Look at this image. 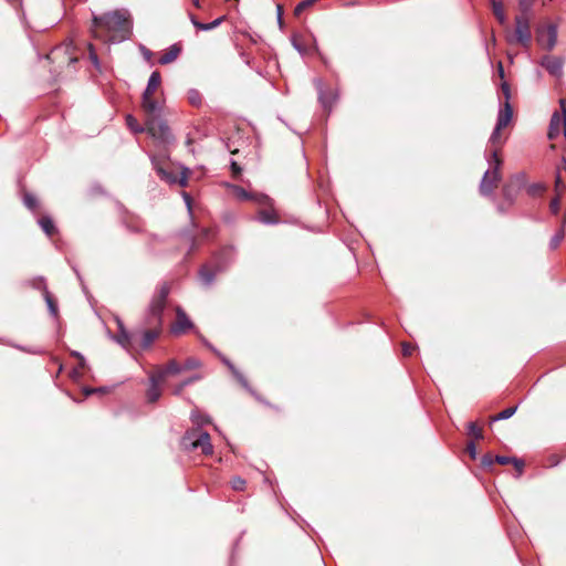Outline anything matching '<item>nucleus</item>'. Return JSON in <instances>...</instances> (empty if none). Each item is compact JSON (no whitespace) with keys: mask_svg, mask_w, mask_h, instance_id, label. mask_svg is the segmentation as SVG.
Masks as SVG:
<instances>
[{"mask_svg":"<svg viewBox=\"0 0 566 566\" xmlns=\"http://www.w3.org/2000/svg\"><path fill=\"white\" fill-rule=\"evenodd\" d=\"M92 32L95 38H101L98 30L103 29L109 33H113L109 36L111 42H122L129 38L130 34V22L129 14L127 11H111L106 12L102 15H93L92 19Z\"/></svg>","mask_w":566,"mask_h":566,"instance_id":"1","label":"nucleus"},{"mask_svg":"<svg viewBox=\"0 0 566 566\" xmlns=\"http://www.w3.org/2000/svg\"><path fill=\"white\" fill-rule=\"evenodd\" d=\"M142 107L146 113L145 124L147 133L161 144H171L175 138L169 126L161 118V103L153 96H142Z\"/></svg>","mask_w":566,"mask_h":566,"instance_id":"2","label":"nucleus"},{"mask_svg":"<svg viewBox=\"0 0 566 566\" xmlns=\"http://www.w3.org/2000/svg\"><path fill=\"white\" fill-rule=\"evenodd\" d=\"M170 287L167 283H163L158 291L151 297L149 306L144 315L143 321L138 327L161 329L163 327V313L166 307L167 297Z\"/></svg>","mask_w":566,"mask_h":566,"instance_id":"3","label":"nucleus"},{"mask_svg":"<svg viewBox=\"0 0 566 566\" xmlns=\"http://www.w3.org/2000/svg\"><path fill=\"white\" fill-rule=\"evenodd\" d=\"M233 260V250L227 247L221 250L220 254L216 258L213 269L203 265L199 271V279L203 286L209 287L213 284L216 275L224 271L228 264Z\"/></svg>","mask_w":566,"mask_h":566,"instance_id":"4","label":"nucleus"},{"mask_svg":"<svg viewBox=\"0 0 566 566\" xmlns=\"http://www.w3.org/2000/svg\"><path fill=\"white\" fill-rule=\"evenodd\" d=\"M181 444L189 451L200 448L206 455L212 454L213 452L209 433L198 428L188 430L181 439Z\"/></svg>","mask_w":566,"mask_h":566,"instance_id":"5","label":"nucleus"},{"mask_svg":"<svg viewBox=\"0 0 566 566\" xmlns=\"http://www.w3.org/2000/svg\"><path fill=\"white\" fill-rule=\"evenodd\" d=\"M490 168L484 172L480 182V191L484 196H489L497 187L500 181V167L501 159L499 158L497 150H493L491 158H489Z\"/></svg>","mask_w":566,"mask_h":566,"instance_id":"6","label":"nucleus"},{"mask_svg":"<svg viewBox=\"0 0 566 566\" xmlns=\"http://www.w3.org/2000/svg\"><path fill=\"white\" fill-rule=\"evenodd\" d=\"M510 43H518L523 48L527 49L532 42V33L530 25V17L526 14H520L515 17V33L507 38Z\"/></svg>","mask_w":566,"mask_h":566,"instance_id":"7","label":"nucleus"},{"mask_svg":"<svg viewBox=\"0 0 566 566\" xmlns=\"http://www.w3.org/2000/svg\"><path fill=\"white\" fill-rule=\"evenodd\" d=\"M231 192L239 201H252L260 206L258 212H269L268 209L272 208V199L263 193L249 192L240 186H231Z\"/></svg>","mask_w":566,"mask_h":566,"instance_id":"8","label":"nucleus"},{"mask_svg":"<svg viewBox=\"0 0 566 566\" xmlns=\"http://www.w3.org/2000/svg\"><path fill=\"white\" fill-rule=\"evenodd\" d=\"M559 106H560L562 113L555 112L552 115V118L549 122L548 134H547L549 139H555L556 137H558L560 132H563V134L566 137V102H565V99H563V98L559 99Z\"/></svg>","mask_w":566,"mask_h":566,"instance_id":"9","label":"nucleus"},{"mask_svg":"<svg viewBox=\"0 0 566 566\" xmlns=\"http://www.w3.org/2000/svg\"><path fill=\"white\" fill-rule=\"evenodd\" d=\"M557 34L556 24L539 25L536 29L537 43L547 51H552L557 43Z\"/></svg>","mask_w":566,"mask_h":566,"instance_id":"10","label":"nucleus"},{"mask_svg":"<svg viewBox=\"0 0 566 566\" xmlns=\"http://www.w3.org/2000/svg\"><path fill=\"white\" fill-rule=\"evenodd\" d=\"M151 163L160 179L168 185H186V176L179 177L176 172L164 169L155 158L151 159Z\"/></svg>","mask_w":566,"mask_h":566,"instance_id":"11","label":"nucleus"},{"mask_svg":"<svg viewBox=\"0 0 566 566\" xmlns=\"http://www.w3.org/2000/svg\"><path fill=\"white\" fill-rule=\"evenodd\" d=\"M541 65L546 69V71L555 76L560 77L563 75L564 67V59L559 56L545 55L541 61Z\"/></svg>","mask_w":566,"mask_h":566,"instance_id":"12","label":"nucleus"},{"mask_svg":"<svg viewBox=\"0 0 566 566\" xmlns=\"http://www.w3.org/2000/svg\"><path fill=\"white\" fill-rule=\"evenodd\" d=\"M116 323H117V327H118V334L112 335L111 338L114 342H116L118 345H120L124 349L128 350L129 347L132 346V342L135 337V334H134V332L129 333L126 329L123 321L119 317H116Z\"/></svg>","mask_w":566,"mask_h":566,"instance_id":"13","label":"nucleus"},{"mask_svg":"<svg viewBox=\"0 0 566 566\" xmlns=\"http://www.w3.org/2000/svg\"><path fill=\"white\" fill-rule=\"evenodd\" d=\"M176 315L177 319L176 323L171 326V333L179 335L185 333L187 329H190L193 327L192 322L187 316L185 311L181 307L176 308Z\"/></svg>","mask_w":566,"mask_h":566,"instance_id":"14","label":"nucleus"},{"mask_svg":"<svg viewBox=\"0 0 566 566\" xmlns=\"http://www.w3.org/2000/svg\"><path fill=\"white\" fill-rule=\"evenodd\" d=\"M161 329H156L154 327L151 328H144L136 326L134 329V334L142 336L140 347L143 349H147L154 340L160 335Z\"/></svg>","mask_w":566,"mask_h":566,"instance_id":"15","label":"nucleus"},{"mask_svg":"<svg viewBox=\"0 0 566 566\" xmlns=\"http://www.w3.org/2000/svg\"><path fill=\"white\" fill-rule=\"evenodd\" d=\"M315 85H316V88L318 90V99H319L322 106L325 109L331 111L334 103L337 99V94L334 92H328V93L324 92L323 82L321 80H315Z\"/></svg>","mask_w":566,"mask_h":566,"instance_id":"16","label":"nucleus"},{"mask_svg":"<svg viewBox=\"0 0 566 566\" xmlns=\"http://www.w3.org/2000/svg\"><path fill=\"white\" fill-rule=\"evenodd\" d=\"M161 381L163 380L154 373L149 375V388L146 392V398L148 402L154 403L160 398L161 390L159 388V384Z\"/></svg>","mask_w":566,"mask_h":566,"instance_id":"17","label":"nucleus"},{"mask_svg":"<svg viewBox=\"0 0 566 566\" xmlns=\"http://www.w3.org/2000/svg\"><path fill=\"white\" fill-rule=\"evenodd\" d=\"M182 370V365H180L177 360L171 359L165 367L158 368L154 374L164 380L168 375H178Z\"/></svg>","mask_w":566,"mask_h":566,"instance_id":"18","label":"nucleus"},{"mask_svg":"<svg viewBox=\"0 0 566 566\" xmlns=\"http://www.w3.org/2000/svg\"><path fill=\"white\" fill-rule=\"evenodd\" d=\"M512 116H513L512 106H511L510 102H505L504 107L499 111L497 120H496L497 129H503L504 127H506L510 124Z\"/></svg>","mask_w":566,"mask_h":566,"instance_id":"19","label":"nucleus"},{"mask_svg":"<svg viewBox=\"0 0 566 566\" xmlns=\"http://www.w3.org/2000/svg\"><path fill=\"white\" fill-rule=\"evenodd\" d=\"M161 83V75L158 71H154L147 82V86L143 93V96H153L156 90Z\"/></svg>","mask_w":566,"mask_h":566,"instance_id":"20","label":"nucleus"},{"mask_svg":"<svg viewBox=\"0 0 566 566\" xmlns=\"http://www.w3.org/2000/svg\"><path fill=\"white\" fill-rule=\"evenodd\" d=\"M181 49L178 44H172L167 52H165L160 57H159V63L161 65H166V64H169L171 62H174L179 53H180Z\"/></svg>","mask_w":566,"mask_h":566,"instance_id":"21","label":"nucleus"},{"mask_svg":"<svg viewBox=\"0 0 566 566\" xmlns=\"http://www.w3.org/2000/svg\"><path fill=\"white\" fill-rule=\"evenodd\" d=\"M223 19H224V17H220L210 23H202V22H199L193 15H190V20H191V23L193 24V27L201 31H210V30L219 27L221 24V22L223 21Z\"/></svg>","mask_w":566,"mask_h":566,"instance_id":"22","label":"nucleus"},{"mask_svg":"<svg viewBox=\"0 0 566 566\" xmlns=\"http://www.w3.org/2000/svg\"><path fill=\"white\" fill-rule=\"evenodd\" d=\"M222 363L229 367V369L232 371L233 376L238 379V381L250 392H252V389L250 388L245 377L231 364V361L226 358L221 357Z\"/></svg>","mask_w":566,"mask_h":566,"instance_id":"23","label":"nucleus"},{"mask_svg":"<svg viewBox=\"0 0 566 566\" xmlns=\"http://www.w3.org/2000/svg\"><path fill=\"white\" fill-rule=\"evenodd\" d=\"M525 176L524 175H516L514 176L510 182L504 187V193L506 197H511V191L513 189H518L524 185Z\"/></svg>","mask_w":566,"mask_h":566,"instance_id":"24","label":"nucleus"},{"mask_svg":"<svg viewBox=\"0 0 566 566\" xmlns=\"http://www.w3.org/2000/svg\"><path fill=\"white\" fill-rule=\"evenodd\" d=\"M495 461L500 464L513 463L515 469L517 470L518 474L522 473L523 468H524V462L516 458H510V457H505V455H496Z\"/></svg>","mask_w":566,"mask_h":566,"instance_id":"25","label":"nucleus"},{"mask_svg":"<svg viewBox=\"0 0 566 566\" xmlns=\"http://www.w3.org/2000/svg\"><path fill=\"white\" fill-rule=\"evenodd\" d=\"M493 13L501 24L506 23V15L504 13L503 3L499 0H491Z\"/></svg>","mask_w":566,"mask_h":566,"instance_id":"26","label":"nucleus"},{"mask_svg":"<svg viewBox=\"0 0 566 566\" xmlns=\"http://www.w3.org/2000/svg\"><path fill=\"white\" fill-rule=\"evenodd\" d=\"M254 220L264 226H273L281 222L280 214H255Z\"/></svg>","mask_w":566,"mask_h":566,"instance_id":"27","label":"nucleus"},{"mask_svg":"<svg viewBox=\"0 0 566 566\" xmlns=\"http://www.w3.org/2000/svg\"><path fill=\"white\" fill-rule=\"evenodd\" d=\"M126 124H127L128 128L135 134L147 132L146 125L145 126L139 125L137 119L132 114L126 115Z\"/></svg>","mask_w":566,"mask_h":566,"instance_id":"28","label":"nucleus"},{"mask_svg":"<svg viewBox=\"0 0 566 566\" xmlns=\"http://www.w3.org/2000/svg\"><path fill=\"white\" fill-rule=\"evenodd\" d=\"M38 224L49 237H51L55 232L54 223L48 216H44L41 219H39Z\"/></svg>","mask_w":566,"mask_h":566,"instance_id":"29","label":"nucleus"},{"mask_svg":"<svg viewBox=\"0 0 566 566\" xmlns=\"http://www.w3.org/2000/svg\"><path fill=\"white\" fill-rule=\"evenodd\" d=\"M187 98H188V102L195 107H199L202 104V96H201L200 92L196 88L188 90Z\"/></svg>","mask_w":566,"mask_h":566,"instance_id":"30","label":"nucleus"},{"mask_svg":"<svg viewBox=\"0 0 566 566\" xmlns=\"http://www.w3.org/2000/svg\"><path fill=\"white\" fill-rule=\"evenodd\" d=\"M517 410V407L514 406V407H509L504 410H502L501 412H499L497 415L493 416L492 417V421H500V420H506V419H510Z\"/></svg>","mask_w":566,"mask_h":566,"instance_id":"31","label":"nucleus"},{"mask_svg":"<svg viewBox=\"0 0 566 566\" xmlns=\"http://www.w3.org/2000/svg\"><path fill=\"white\" fill-rule=\"evenodd\" d=\"M199 379H200V376H192V377H189V378H187V379L182 380L180 384H178V385L175 387V389H174V394H175V395H177V396L181 395L182 390H184L187 386L191 385L192 382H195V381H197V380H199Z\"/></svg>","mask_w":566,"mask_h":566,"instance_id":"32","label":"nucleus"},{"mask_svg":"<svg viewBox=\"0 0 566 566\" xmlns=\"http://www.w3.org/2000/svg\"><path fill=\"white\" fill-rule=\"evenodd\" d=\"M30 285L35 290H41L43 292V296L45 295V291H49L45 279L43 276L32 279L30 281Z\"/></svg>","mask_w":566,"mask_h":566,"instance_id":"33","label":"nucleus"},{"mask_svg":"<svg viewBox=\"0 0 566 566\" xmlns=\"http://www.w3.org/2000/svg\"><path fill=\"white\" fill-rule=\"evenodd\" d=\"M43 297L45 300L50 314L54 317L57 316V305L54 302L53 297L51 296L50 292L45 291V295Z\"/></svg>","mask_w":566,"mask_h":566,"instance_id":"34","label":"nucleus"},{"mask_svg":"<svg viewBox=\"0 0 566 566\" xmlns=\"http://www.w3.org/2000/svg\"><path fill=\"white\" fill-rule=\"evenodd\" d=\"M190 418H191V421H192L195 424L199 426V427H200V426H202V424H205V423L210 422V418H209L208 416H203V415H201V412H200V411H198V410H193V411L191 412V417H190Z\"/></svg>","mask_w":566,"mask_h":566,"instance_id":"35","label":"nucleus"},{"mask_svg":"<svg viewBox=\"0 0 566 566\" xmlns=\"http://www.w3.org/2000/svg\"><path fill=\"white\" fill-rule=\"evenodd\" d=\"M468 434L473 437L474 439L483 438L482 430L475 422L468 423Z\"/></svg>","mask_w":566,"mask_h":566,"instance_id":"36","label":"nucleus"},{"mask_svg":"<svg viewBox=\"0 0 566 566\" xmlns=\"http://www.w3.org/2000/svg\"><path fill=\"white\" fill-rule=\"evenodd\" d=\"M200 367H201V361L196 357H189L182 364L184 370H191V369H197Z\"/></svg>","mask_w":566,"mask_h":566,"instance_id":"37","label":"nucleus"},{"mask_svg":"<svg viewBox=\"0 0 566 566\" xmlns=\"http://www.w3.org/2000/svg\"><path fill=\"white\" fill-rule=\"evenodd\" d=\"M23 202L27 209L34 210L38 207L36 198L33 195L25 193L23 196Z\"/></svg>","mask_w":566,"mask_h":566,"instance_id":"38","label":"nucleus"},{"mask_svg":"<svg viewBox=\"0 0 566 566\" xmlns=\"http://www.w3.org/2000/svg\"><path fill=\"white\" fill-rule=\"evenodd\" d=\"M317 0H303L294 9V14L300 15L304 10L313 6Z\"/></svg>","mask_w":566,"mask_h":566,"instance_id":"39","label":"nucleus"},{"mask_svg":"<svg viewBox=\"0 0 566 566\" xmlns=\"http://www.w3.org/2000/svg\"><path fill=\"white\" fill-rule=\"evenodd\" d=\"M534 1L535 0H520L518 7H520V9L522 11L521 14L528 15V12L531 11Z\"/></svg>","mask_w":566,"mask_h":566,"instance_id":"40","label":"nucleus"},{"mask_svg":"<svg viewBox=\"0 0 566 566\" xmlns=\"http://www.w3.org/2000/svg\"><path fill=\"white\" fill-rule=\"evenodd\" d=\"M231 486L235 491H243L245 488V480L240 476H235L231 481Z\"/></svg>","mask_w":566,"mask_h":566,"instance_id":"41","label":"nucleus"},{"mask_svg":"<svg viewBox=\"0 0 566 566\" xmlns=\"http://www.w3.org/2000/svg\"><path fill=\"white\" fill-rule=\"evenodd\" d=\"M563 238H564V232L562 230L556 232L551 239V242H549L551 249H556L559 245V243L562 242Z\"/></svg>","mask_w":566,"mask_h":566,"instance_id":"42","label":"nucleus"},{"mask_svg":"<svg viewBox=\"0 0 566 566\" xmlns=\"http://www.w3.org/2000/svg\"><path fill=\"white\" fill-rule=\"evenodd\" d=\"M467 450L472 459L476 458V447L473 441L469 442L467 446Z\"/></svg>","mask_w":566,"mask_h":566,"instance_id":"43","label":"nucleus"},{"mask_svg":"<svg viewBox=\"0 0 566 566\" xmlns=\"http://www.w3.org/2000/svg\"><path fill=\"white\" fill-rule=\"evenodd\" d=\"M501 130L502 129H497V125H495L494 130L492 132L491 137H490V142L492 144H495L497 142Z\"/></svg>","mask_w":566,"mask_h":566,"instance_id":"44","label":"nucleus"},{"mask_svg":"<svg viewBox=\"0 0 566 566\" xmlns=\"http://www.w3.org/2000/svg\"><path fill=\"white\" fill-rule=\"evenodd\" d=\"M90 50H91V53H90L91 61L93 62V64L95 66H98L99 65L98 57H97L96 53L93 51L92 45H90Z\"/></svg>","mask_w":566,"mask_h":566,"instance_id":"45","label":"nucleus"},{"mask_svg":"<svg viewBox=\"0 0 566 566\" xmlns=\"http://www.w3.org/2000/svg\"><path fill=\"white\" fill-rule=\"evenodd\" d=\"M502 91H503V94L505 95V98L506 101L505 102H509L510 97H511V94H510V86L506 82L502 83Z\"/></svg>","mask_w":566,"mask_h":566,"instance_id":"46","label":"nucleus"},{"mask_svg":"<svg viewBox=\"0 0 566 566\" xmlns=\"http://www.w3.org/2000/svg\"><path fill=\"white\" fill-rule=\"evenodd\" d=\"M140 50H142V53H143L145 60L149 62L151 60V56H153L151 51H149L145 46H142Z\"/></svg>","mask_w":566,"mask_h":566,"instance_id":"47","label":"nucleus"},{"mask_svg":"<svg viewBox=\"0 0 566 566\" xmlns=\"http://www.w3.org/2000/svg\"><path fill=\"white\" fill-rule=\"evenodd\" d=\"M412 347L409 345V344H403L402 345V354L405 356H410L412 354Z\"/></svg>","mask_w":566,"mask_h":566,"instance_id":"48","label":"nucleus"},{"mask_svg":"<svg viewBox=\"0 0 566 566\" xmlns=\"http://www.w3.org/2000/svg\"><path fill=\"white\" fill-rule=\"evenodd\" d=\"M231 170L233 172V175H239L241 172V167L238 165V163L235 161H232L231 163Z\"/></svg>","mask_w":566,"mask_h":566,"instance_id":"49","label":"nucleus"},{"mask_svg":"<svg viewBox=\"0 0 566 566\" xmlns=\"http://www.w3.org/2000/svg\"><path fill=\"white\" fill-rule=\"evenodd\" d=\"M283 9L281 6L276 7V18L280 25H282Z\"/></svg>","mask_w":566,"mask_h":566,"instance_id":"50","label":"nucleus"},{"mask_svg":"<svg viewBox=\"0 0 566 566\" xmlns=\"http://www.w3.org/2000/svg\"><path fill=\"white\" fill-rule=\"evenodd\" d=\"M201 340L205 344V346L214 352L218 356H221L220 353H218L217 349L208 340H206L205 338H201Z\"/></svg>","mask_w":566,"mask_h":566,"instance_id":"51","label":"nucleus"},{"mask_svg":"<svg viewBox=\"0 0 566 566\" xmlns=\"http://www.w3.org/2000/svg\"><path fill=\"white\" fill-rule=\"evenodd\" d=\"M292 44L295 50H297L301 54L303 53L304 50H303L302 45L294 38L292 40Z\"/></svg>","mask_w":566,"mask_h":566,"instance_id":"52","label":"nucleus"},{"mask_svg":"<svg viewBox=\"0 0 566 566\" xmlns=\"http://www.w3.org/2000/svg\"><path fill=\"white\" fill-rule=\"evenodd\" d=\"M482 462H483V464H485V465H491V464L493 463V460H492V458H491L490 455H485V457L483 458V461H482Z\"/></svg>","mask_w":566,"mask_h":566,"instance_id":"53","label":"nucleus"},{"mask_svg":"<svg viewBox=\"0 0 566 566\" xmlns=\"http://www.w3.org/2000/svg\"><path fill=\"white\" fill-rule=\"evenodd\" d=\"M95 392H97V389H94V388H85L84 389L85 396H91L92 394H95Z\"/></svg>","mask_w":566,"mask_h":566,"instance_id":"54","label":"nucleus"},{"mask_svg":"<svg viewBox=\"0 0 566 566\" xmlns=\"http://www.w3.org/2000/svg\"><path fill=\"white\" fill-rule=\"evenodd\" d=\"M185 200H186V205H187V208L189 210V212H191V202H190V198L189 196H185Z\"/></svg>","mask_w":566,"mask_h":566,"instance_id":"55","label":"nucleus"},{"mask_svg":"<svg viewBox=\"0 0 566 566\" xmlns=\"http://www.w3.org/2000/svg\"><path fill=\"white\" fill-rule=\"evenodd\" d=\"M85 364H86V360L84 358V356H81V358H78V365L81 368H84L85 367Z\"/></svg>","mask_w":566,"mask_h":566,"instance_id":"56","label":"nucleus"},{"mask_svg":"<svg viewBox=\"0 0 566 566\" xmlns=\"http://www.w3.org/2000/svg\"><path fill=\"white\" fill-rule=\"evenodd\" d=\"M557 203H558V200H557V199L552 200V202H551L552 208H553V209H557Z\"/></svg>","mask_w":566,"mask_h":566,"instance_id":"57","label":"nucleus"},{"mask_svg":"<svg viewBox=\"0 0 566 566\" xmlns=\"http://www.w3.org/2000/svg\"><path fill=\"white\" fill-rule=\"evenodd\" d=\"M72 356H74V357H76L78 359L83 355L81 353L74 350V352H72Z\"/></svg>","mask_w":566,"mask_h":566,"instance_id":"58","label":"nucleus"},{"mask_svg":"<svg viewBox=\"0 0 566 566\" xmlns=\"http://www.w3.org/2000/svg\"><path fill=\"white\" fill-rule=\"evenodd\" d=\"M96 389H97V392H106L107 391V389L105 387H99Z\"/></svg>","mask_w":566,"mask_h":566,"instance_id":"59","label":"nucleus"},{"mask_svg":"<svg viewBox=\"0 0 566 566\" xmlns=\"http://www.w3.org/2000/svg\"><path fill=\"white\" fill-rule=\"evenodd\" d=\"M192 2L197 8H200V0H192Z\"/></svg>","mask_w":566,"mask_h":566,"instance_id":"60","label":"nucleus"},{"mask_svg":"<svg viewBox=\"0 0 566 566\" xmlns=\"http://www.w3.org/2000/svg\"><path fill=\"white\" fill-rule=\"evenodd\" d=\"M500 75L503 76V66L502 63L499 64Z\"/></svg>","mask_w":566,"mask_h":566,"instance_id":"61","label":"nucleus"},{"mask_svg":"<svg viewBox=\"0 0 566 566\" xmlns=\"http://www.w3.org/2000/svg\"><path fill=\"white\" fill-rule=\"evenodd\" d=\"M76 61H77V59H76V57H72V59H71V63H75Z\"/></svg>","mask_w":566,"mask_h":566,"instance_id":"62","label":"nucleus"},{"mask_svg":"<svg viewBox=\"0 0 566 566\" xmlns=\"http://www.w3.org/2000/svg\"><path fill=\"white\" fill-rule=\"evenodd\" d=\"M209 235V230H205V237Z\"/></svg>","mask_w":566,"mask_h":566,"instance_id":"63","label":"nucleus"}]
</instances>
